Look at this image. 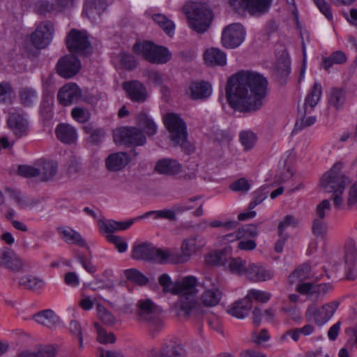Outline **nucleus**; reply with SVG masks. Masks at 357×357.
Listing matches in <instances>:
<instances>
[{
    "instance_id": "4be33fe9",
    "label": "nucleus",
    "mask_w": 357,
    "mask_h": 357,
    "mask_svg": "<svg viewBox=\"0 0 357 357\" xmlns=\"http://www.w3.org/2000/svg\"><path fill=\"white\" fill-rule=\"evenodd\" d=\"M0 266L11 271H21L24 266L22 260L10 249L5 248L0 252Z\"/></svg>"
},
{
    "instance_id": "bb28decb",
    "label": "nucleus",
    "mask_w": 357,
    "mask_h": 357,
    "mask_svg": "<svg viewBox=\"0 0 357 357\" xmlns=\"http://www.w3.org/2000/svg\"><path fill=\"white\" fill-rule=\"evenodd\" d=\"M183 349L174 342L165 343L160 350L155 349L149 352V357H183Z\"/></svg>"
},
{
    "instance_id": "393cba45",
    "label": "nucleus",
    "mask_w": 357,
    "mask_h": 357,
    "mask_svg": "<svg viewBox=\"0 0 357 357\" xmlns=\"http://www.w3.org/2000/svg\"><path fill=\"white\" fill-rule=\"evenodd\" d=\"M129 161L130 158L126 153H114L109 155L105 159V166L109 171L117 172L123 169Z\"/></svg>"
},
{
    "instance_id": "338daca9",
    "label": "nucleus",
    "mask_w": 357,
    "mask_h": 357,
    "mask_svg": "<svg viewBox=\"0 0 357 357\" xmlns=\"http://www.w3.org/2000/svg\"><path fill=\"white\" fill-rule=\"evenodd\" d=\"M250 188L248 180L244 178H239L230 185V188L234 191L247 192Z\"/></svg>"
},
{
    "instance_id": "3c124183",
    "label": "nucleus",
    "mask_w": 357,
    "mask_h": 357,
    "mask_svg": "<svg viewBox=\"0 0 357 357\" xmlns=\"http://www.w3.org/2000/svg\"><path fill=\"white\" fill-rule=\"evenodd\" d=\"M310 267L307 264H303L296 268L293 273L289 275V280L290 283H293L294 278H297L299 281H303L308 278L310 274Z\"/></svg>"
},
{
    "instance_id": "4d7b16f0",
    "label": "nucleus",
    "mask_w": 357,
    "mask_h": 357,
    "mask_svg": "<svg viewBox=\"0 0 357 357\" xmlns=\"http://www.w3.org/2000/svg\"><path fill=\"white\" fill-rule=\"evenodd\" d=\"M35 11L40 15H46L52 10H55L54 4L50 3L47 1H38L35 3Z\"/></svg>"
},
{
    "instance_id": "473e14b6",
    "label": "nucleus",
    "mask_w": 357,
    "mask_h": 357,
    "mask_svg": "<svg viewBox=\"0 0 357 357\" xmlns=\"http://www.w3.org/2000/svg\"><path fill=\"white\" fill-rule=\"evenodd\" d=\"M59 233L63 240L68 244L75 243L80 247L89 248L86 242L77 231L70 227L58 229Z\"/></svg>"
},
{
    "instance_id": "0e129e2a",
    "label": "nucleus",
    "mask_w": 357,
    "mask_h": 357,
    "mask_svg": "<svg viewBox=\"0 0 357 357\" xmlns=\"http://www.w3.org/2000/svg\"><path fill=\"white\" fill-rule=\"evenodd\" d=\"M72 116L79 123L86 122L90 117L89 113L86 109L80 107H75L71 112Z\"/></svg>"
},
{
    "instance_id": "2f4dec72",
    "label": "nucleus",
    "mask_w": 357,
    "mask_h": 357,
    "mask_svg": "<svg viewBox=\"0 0 357 357\" xmlns=\"http://www.w3.org/2000/svg\"><path fill=\"white\" fill-rule=\"evenodd\" d=\"M37 170L39 171L38 179L40 181H48L56 174L57 165L52 161L41 160L38 162Z\"/></svg>"
},
{
    "instance_id": "4c0bfd02",
    "label": "nucleus",
    "mask_w": 357,
    "mask_h": 357,
    "mask_svg": "<svg viewBox=\"0 0 357 357\" xmlns=\"http://www.w3.org/2000/svg\"><path fill=\"white\" fill-rule=\"evenodd\" d=\"M276 76L278 81L283 84L290 73V61L287 57L280 58L275 66Z\"/></svg>"
},
{
    "instance_id": "49530a36",
    "label": "nucleus",
    "mask_w": 357,
    "mask_h": 357,
    "mask_svg": "<svg viewBox=\"0 0 357 357\" xmlns=\"http://www.w3.org/2000/svg\"><path fill=\"white\" fill-rule=\"evenodd\" d=\"M160 285L162 287V291L165 293H171L172 294H177V281L174 282L172 281L170 277L164 273L161 275L158 279Z\"/></svg>"
},
{
    "instance_id": "58836bf2",
    "label": "nucleus",
    "mask_w": 357,
    "mask_h": 357,
    "mask_svg": "<svg viewBox=\"0 0 357 357\" xmlns=\"http://www.w3.org/2000/svg\"><path fill=\"white\" fill-rule=\"evenodd\" d=\"M314 331V327L311 324H306L301 328H295L288 330L282 335V338L285 339L290 337L294 341L298 342L301 335L307 336L312 334Z\"/></svg>"
},
{
    "instance_id": "6e6552de",
    "label": "nucleus",
    "mask_w": 357,
    "mask_h": 357,
    "mask_svg": "<svg viewBox=\"0 0 357 357\" xmlns=\"http://www.w3.org/2000/svg\"><path fill=\"white\" fill-rule=\"evenodd\" d=\"M131 257L136 260L146 261L158 264L167 263V250L157 248L149 242L134 245Z\"/></svg>"
},
{
    "instance_id": "6ab92c4d",
    "label": "nucleus",
    "mask_w": 357,
    "mask_h": 357,
    "mask_svg": "<svg viewBox=\"0 0 357 357\" xmlns=\"http://www.w3.org/2000/svg\"><path fill=\"white\" fill-rule=\"evenodd\" d=\"M81 97V90L75 83H70L63 86L57 93V99L63 106H68L77 102Z\"/></svg>"
},
{
    "instance_id": "423d86ee",
    "label": "nucleus",
    "mask_w": 357,
    "mask_h": 357,
    "mask_svg": "<svg viewBox=\"0 0 357 357\" xmlns=\"http://www.w3.org/2000/svg\"><path fill=\"white\" fill-rule=\"evenodd\" d=\"M322 93L321 86L319 83L315 82L313 87L307 95L303 109H298V117L296 122L294 131L303 130L305 127L313 125L316 121L315 116L305 118L306 113H310L319 102Z\"/></svg>"
},
{
    "instance_id": "72a5a7b5",
    "label": "nucleus",
    "mask_w": 357,
    "mask_h": 357,
    "mask_svg": "<svg viewBox=\"0 0 357 357\" xmlns=\"http://www.w3.org/2000/svg\"><path fill=\"white\" fill-rule=\"evenodd\" d=\"M107 6L105 0H86L84 12L89 18L95 19L105 10Z\"/></svg>"
},
{
    "instance_id": "774afa93",
    "label": "nucleus",
    "mask_w": 357,
    "mask_h": 357,
    "mask_svg": "<svg viewBox=\"0 0 357 357\" xmlns=\"http://www.w3.org/2000/svg\"><path fill=\"white\" fill-rule=\"evenodd\" d=\"M56 349L51 345L44 346L35 353L36 357H54Z\"/></svg>"
},
{
    "instance_id": "aec40b11",
    "label": "nucleus",
    "mask_w": 357,
    "mask_h": 357,
    "mask_svg": "<svg viewBox=\"0 0 357 357\" xmlns=\"http://www.w3.org/2000/svg\"><path fill=\"white\" fill-rule=\"evenodd\" d=\"M212 87L209 82L204 80L192 82L186 94L192 100H206L211 96Z\"/></svg>"
},
{
    "instance_id": "e433bc0d",
    "label": "nucleus",
    "mask_w": 357,
    "mask_h": 357,
    "mask_svg": "<svg viewBox=\"0 0 357 357\" xmlns=\"http://www.w3.org/2000/svg\"><path fill=\"white\" fill-rule=\"evenodd\" d=\"M230 249L224 248L208 255L206 261L209 265L225 266L230 258Z\"/></svg>"
},
{
    "instance_id": "052dcab7",
    "label": "nucleus",
    "mask_w": 357,
    "mask_h": 357,
    "mask_svg": "<svg viewBox=\"0 0 357 357\" xmlns=\"http://www.w3.org/2000/svg\"><path fill=\"white\" fill-rule=\"evenodd\" d=\"M266 187L262 186L259 190L255 192V197L253 201H252L248 206V208L250 210L253 209L257 205L261 204L267 197L268 192H264L266 190Z\"/></svg>"
},
{
    "instance_id": "a18cd8bd",
    "label": "nucleus",
    "mask_w": 357,
    "mask_h": 357,
    "mask_svg": "<svg viewBox=\"0 0 357 357\" xmlns=\"http://www.w3.org/2000/svg\"><path fill=\"white\" fill-rule=\"evenodd\" d=\"M20 98L24 106L29 107L37 100V93L31 87H25L20 91Z\"/></svg>"
},
{
    "instance_id": "c03bdc74",
    "label": "nucleus",
    "mask_w": 357,
    "mask_h": 357,
    "mask_svg": "<svg viewBox=\"0 0 357 357\" xmlns=\"http://www.w3.org/2000/svg\"><path fill=\"white\" fill-rule=\"evenodd\" d=\"M18 284L26 289L33 290L36 287H42L44 284V281L36 276L24 275L20 279Z\"/></svg>"
},
{
    "instance_id": "f3484780",
    "label": "nucleus",
    "mask_w": 357,
    "mask_h": 357,
    "mask_svg": "<svg viewBox=\"0 0 357 357\" xmlns=\"http://www.w3.org/2000/svg\"><path fill=\"white\" fill-rule=\"evenodd\" d=\"M80 68V61L73 54H68L61 58L56 65L57 73L64 78L73 77Z\"/></svg>"
},
{
    "instance_id": "2eb2a0df",
    "label": "nucleus",
    "mask_w": 357,
    "mask_h": 357,
    "mask_svg": "<svg viewBox=\"0 0 357 357\" xmlns=\"http://www.w3.org/2000/svg\"><path fill=\"white\" fill-rule=\"evenodd\" d=\"M271 3L272 0H229L235 10H248L252 15L267 12Z\"/></svg>"
},
{
    "instance_id": "13d9d810",
    "label": "nucleus",
    "mask_w": 357,
    "mask_h": 357,
    "mask_svg": "<svg viewBox=\"0 0 357 357\" xmlns=\"http://www.w3.org/2000/svg\"><path fill=\"white\" fill-rule=\"evenodd\" d=\"M107 240L113 243L119 252H124L127 250L128 244L121 236L116 235L107 236Z\"/></svg>"
},
{
    "instance_id": "f8f14e48",
    "label": "nucleus",
    "mask_w": 357,
    "mask_h": 357,
    "mask_svg": "<svg viewBox=\"0 0 357 357\" xmlns=\"http://www.w3.org/2000/svg\"><path fill=\"white\" fill-rule=\"evenodd\" d=\"M197 237L191 236L183 241L181 251L167 250V262L173 264H183L188 261L192 254L198 249Z\"/></svg>"
},
{
    "instance_id": "680f3d73",
    "label": "nucleus",
    "mask_w": 357,
    "mask_h": 357,
    "mask_svg": "<svg viewBox=\"0 0 357 357\" xmlns=\"http://www.w3.org/2000/svg\"><path fill=\"white\" fill-rule=\"evenodd\" d=\"M98 225L102 231L111 234L119 231L117 227V221L114 220H99Z\"/></svg>"
},
{
    "instance_id": "5fc2aeb1",
    "label": "nucleus",
    "mask_w": 357,
    "mask_h": 357,
    "mask_svg": "<svg viewBox=\"0 0 357 357\" xmlns=\"http://www.w3.org/2000/svg\"><path fill=\"white\" fill-rule=\"evenodd\" d=\"M271 294L261 291L257 289H250L248 294L246 295V298L252 301V298L255 299L256 301L266 303L271 298Z\"/></svg>"
},
{
    "instance_id": "ea45409f",
    "label": "nucleus",
    "mask_w": 357,
    "mask_h": 357,
    "mask_svg": "<svg viewBox=\"0 0 357 357\" xmlns=\"http://www.w3.org/2000/svg\"><path fill=\"white\" fill-rule=\"evenodd\" d=\"M221 296L222 294L218 289H208L202 294L201 300L205 306L212 307L219 303Z\"/></svg>"
},
{
    "instance_id": "20e7f679",
    "label": "nucleus",
    "mask_w": 357,
    "mask_h": 357,
    "mask_svg": "<svg viewBox=\"0 0 357 357\" xmlns=\"http://www.w3.org/2000/svg\"><path fill=\"white\" fill-rule=\"evenodd\" d=\"M162 312V309L150 298L140 299L136 304L137 320L146 325L152 337H155L164 328Z\"/></svg>"
},
{
    "instance_id": "e2e57ef3",
    "label": "nucleus",
    "mask_w": 357,
    "mask_h": 357,
    "mask_svg": "<svg viewBox=\"0 0 357 357\" xmlns=\"http://www.w3.org/2000/svg\"><path fill=\"white\" fill-rule=\"evenodd\" d=\"M17 172L24 177L32 178L38 177L39 171L37 170V167L29 165H20L17 169Z\"/></svg>"
},
{
    "instance_id": "c9c22d12",
    "label": "nucleus",
    "mask_w": 357,
    "mask_h": 357,
    "mask_svg": "<svg viewBox=\"0 0 357 357\" xmlns=\"http://www.w3.org/2000/svg\"><path fill=\"white\" fill-rule=\"evenodd\" d=\"M33 319L38 324L47 328H52L59 321V317L51 310H45L36 314Z\"/></svg>"
},
{
    "instance_id": "37998d69",
    "label": "nucleus",
    "mask_w": 357,
    "mask_h": 357,
    "mask_svg": "<svg viewBox=\"0 0 357 357\" xmlns=\"http://www.w3.org/2000/svg\"><path fill=\"white\" fill-rule=\"evenodd\" d=\"M124 275L128 280L138 285H145L149 282L147 277L136 268L125 270Z\"/></svg>"
},
{
    "instance_id": "6e6d98bb",
    "label": "nucleus",
    "mask_w": 357,
    "mask_h": 357,
    "mask_svg": "<svg viewBox=\"0 0 357 357\" xmlns=\"http://www.w3.org/2000/svg\"><path fill=\"white\" fill-rule=\"evenodd\" d=\"M298 224V220L291 215H287L278 225L279 235L284 234V231L289 227H296Z\"/></svg>"
},
{
    "instance_id": "1a4fd4ad",
    "label": "nucleus",
    "mask_w": 357,
    "mask_h": 357,
    "mask_svg": "<svg viewBox=\"0 0 357 357\" xmlns=\"http://www.w3.org/2000/svg\"><path fill=\"white\" fill-rule=\"evenodd\" d=\"M164 123L173 144L183 146L187 139L186 124L183 120L178 114L169 113L164 116Z\"/></svg>"
},
{
    "instance_id": "5701e85b",
    "label": "nucleus",
    "mask_w": 357,
    "mask_h": 357,
    "mask_svg": "<svg viewBox=\"0 0 357 357\" xmlns=\"http://www.w3.org/2000/svg\"><path fill=\"white\" fill-rule=\"evenodd\" d=\"M123 88L132 101L142 102L147 98L145 86L138 81L125 82Z\"/></svg>"
},
{
    "instance_id": "9d476101",
    "label": "nucleus",
    "mask_w": 357,
    "mask_h": 357,
    "mask_svg": "<svg viewBox=\"0 0 357 357\" xmlns=\"http://www.w3.org/2000/svg\"><path fill=\"white\" fill-rule=\"evenodd\" d=\"M114 140L126 146H143L146 138L143 131L139 128L132 126L121 127L117 129L114 135Z\"/></svg>"
},
{
    "instance_id": "09e8293b",
    "label": "nucleus",
    "mask_w": 357,
    "mask_h": 357,
    "mask_svg": "<svg viewBox=\"0 0 357 357\" xmlns=\"http://www.w3.org/2000/svg\"><path fill=\"white\" fill-rule=\"evenodd\" d=\"M98 316L100 320L107 326H112L116 322L114 316L100 304H97Z\"/></svg>"
},
{
    "instance_id": "dca6fc26",
    "label": "nucleus",
    "mask_w": 357,
    "mask_h": 357,
    "mask_svg": "<svg viewBox=\"0 0 357 357\" xmlns=\"http://www.w3.org/2000/svg\"><path fill=\"white\" fill-rule=\"evenodd\" d=\"M331 208V204L328 199H324L319 204L315 210L316 218L312 222V233L317 237L324 238L327 233V224L324 220L326 211Z\"/></svg>"
},
{
    "instance_id": "69168bd1",
    "label": "nucleus",
    "mask_w": 357,
    "mask_h": 357,
    "mask_svg": "<svg viewBox=\"0 0 357 357\" xmlns=\"http://www.w3.org/2000/svg\"><path fill=\"white\" fill-rule=\"evenodd\" d=\"M76 259L87 272L90 273H93L96 272V268L95 266L91 263V261L86 259L85 255L80 253L79 252H77L76 255Z\"/></svg>"
},
{
    "instance_id": "39448f33",
    "label": "nucleus",
    "mask_w": 357,
    "mask_h": 357,
    "mask_svg": "<svg viewBox=\"0 0 357 357\" xmlns=\"http://www.w3.org/2000/svg\"><path fill=\"white\" fill-rule=\"evenodd\" d=\"M190 27L195 31L205 32L211 23L213 13L206 3L192 2L183 7Z\"/></svg>"
},
{
    "instance_id": "79ce46f5",
    "label": "nucleus",
    "mask_w": 357,
    "mask_h": 357,
    "mask_svg": "<svg viewBox=\"0 0 357 357\" xmlns=\"http://www.w3.org/2000/svg\"><path fill=\"white\" fill-rule=\"evenodd\" d=\"M345 101L344 92L338 88H333L331 91L328 103L336 109H340Z\"/></svg>"
},
{
    "instance_id": "0eeeda50",
    "label": "nucleus",
    "mask_w": 357,
    "mask_h": 357,
    "mask_svg": "<svg viewBox=\"0 0 357 357\" xmlns=\"http://www.w3.org/2000/svg\"><path fill=\"white\" fill-rule=\"evenodd\" d=\"M132 50L152 63H165L171 59V53L167 48L156 45L151 42L136 43Z\"/></svg>"
},
{
    "instance_id": "7c9ffc66",
    "label": "nucleus",
    "mask_w": 357,
    "mask_h": 357,
    "mask_svg": "<svg viewBox=\"0 0 357 357\" xmlns=\"http://www.w3.org/2000/svg\"><path fill=\"white\" fill-rule=\"evenodd\" d=\"M205 63L209 66H223L227 63L226 54L221 50L212 47L207 50L204 54Z\"/></svg>"
},
{
    "instance_id": "c756f323",
    "label": "nucleus",
    "mask_w": 357,
    "mask_h": 357,
    "mask_svg": "<svg viewBox=\"0 0 357 357\" xmlns=\"http://www.w3.org/2000/svg\"><path fill=\"white\" fill-rule=\"evenodd\" d=\"M55 133L58 139L64 144H70L77 139L76 130L68 124H59L55 130Z\"/></svg>"
},
{
    "instance_id": "de8ad7c7",
    "label": "nucleus",
    "mask_w": 357,
    "mask_h": 357,
    "mask_svg": "<svg viewBox=\"0 0 357 357\" xmlns=\"http://www.w3.org/2000/svg\"><path fill=\"white\" fill-rule=\"evenodd\" d=\"M94 327L98 333L97 340L100 343H114L116 341L114 333L112 332L107 333L98 323H95Z\"/></svg>"
},
{
    "instance_id": "603ef678",
    "label": "nucleus",
    "mask_w": 357,
    "mask_h": 357,
    "mask_svg": "<svg viewBox=\"0 0 357 357\" xmlns=\"http://www.w3.org/2000/svg\"><path fill=\"white\" fill-rule=\"evenodd\" d=\"M228 262V268L231 273H241L242 271L245 272L246 268L245 267V261H243L242 259L237 258H229Z\"/></svg>"
},
{
    "instance_id": "4468645a",
    "label": "nucleus",
    "mask_w": 357,
    "mask_h": 357,
    "mask_svg": "<svg viewBox=\"0 0 357 357\" xmlns=\"http://www.w3.org/2000/svg\"><path fill=\"white\" fill-rule=\"evenodd\" d=\"M245 31L239 23H234L226 26L222 33V45L229 49L238 47L244 40Z\"/></svg>"
},
{
    "instance_id": "bf43d9fd",
    "label": "nucleus",
    "mask_w": 357,
    "mask_h": 357,
    "mask_svg": "<svg viewBox=\"0 0 357 357\" xmlns=\"http://www.w3.org/2000/svg\"><path fill=\"white\" fill-rule=\"evenodd\" d=\"M238 234L241 238L255 237L258 234L257 225L252 224L243 225L238 228Z\"/></svg>"
},
{
    "instance_id": "b1692460",
    "label": "nucleus",
    "mask_w": 357,
    "mask_h": 357,
    "mask_svg": "<svg viewBox=\"0 0 357 357\" xmlns=\"http://www.w3.org/2000/svg\"><path fill=\"white\" fill-rule=\"evenodd\" d=\"M344 261L348 280H354L353 271L357 261V247L354 240L349 241L345 245Z\"/></svg>"
},
{
    "instance_id": "7ed1b4c3",
    "label": "nucleus",
    "mask_w": 357,
    "mask_h": 357,
    "mask_svg": "<svg viewBox=\"0 0 357 357\" xmlns=\"http://www.w3.org/2000/svg\"><path fill=\"white\" fill-rule=\"evenodd\" d=\"M343 164L340 162H336L321 179L320 187L325 192L333 193L331 199L335 206L340 207L343 199V194L345 186L351 182L349 177L342 172Z\"/></svg>"
},
{
    "instance_id": "f704fd0d",
    "label": "nucleus",
    "mask_w": 357,
    "mask_h": 357,
    "mask_svg": "<svg viewBox=\"0 0 357 357\" xmlns=\"http://www.w3.org/2000/svg\"><path fill=\"white\" fill-rule=\"evenodd\" d=\"M137 125L142 128L148 137L155 135L158 131V126L152 118L146 112H140L137 117Z\"/></svg>"
},
{
    "instance_id": "9b49d317",
    "label": "nucleus",
    "mask_w": 357,
    "mask_h": 357,
    "mask_svg": "<svg viewBox=\"0 0 357 357\" xmlns=\"http://www.w3.org/2000/svg\"><path fill=\"white\" fill-rule=\"evenodd\" d=\"M66 43L70 52L79 55H87L91 52V43L85 31L71 30L67 36Z\"/></svg>"
},
{
    "instance_id": "a19ab883",
    "label": "nucleus",
    "mask_w": 357,
    "mask_h": 357,
    "mask_svg": "<svg viewBox=\"0 0 357 357\" xmlns=\"http://www.w3.org/2000/svg\"><path fill=\"white\" fill-rule=\"evenodd\" d=\"M149 217H153L155 220L165 219L169 221H174L176 220V216L175 215L173 208L172 210L163 209L158 211H150L142 215L140 218H146Z\"/></svg>"
},
{
    "instance_id": "f257e3e1",
    "label": "nucleus",
    "mask_w": 357,
    "mask_h": 357,
    "mask_svg": "<svg viewBox=\"0 0 357 357\" xmlns=\"http://www.w3.org/2000/svg\"><path fill=\"white\" fill-rule=\"evenodd\" d=\"M267 93L268 81L257 73H238L229 79L226 87L229 106L243 113H254L261 109Z\"/></svg>"
},
{
    "instance_id": "8fccbe9b",
    "label": "nucleus",
    "mask_w": 357,
    "mask_h": 357,
    "mask_svg": "<svg viewBox=\"0 0 357 357\" xmlns=\"http://www.w3.org/2000/svg\"><path fill=\"white\" fill-rule=\"evenodd\" d=\"M239 139L245 149L250 150L255 144L256 135L250 130L242 131L239 135Z\"/></svg>"
},
{
    "instance_id": "ddd939ff",
    "label": "nucleus",
    "mask_w": 357,
    "mask_h": 357,
    "mask_svg": "<svg viewBox=\"0 0 357 357\" xmlns=\"http://www.w3.org/2000/svg\"><path fill=\"white\" fill-rule=\"evenodd\" d=\"M54 25L48 20L40 22L30 36L32 45L37 49L47 47L54 36Z\"/></svg>"
},
{
    "instance_id": "864d4df0",
    "label": "nucleus",
    "mask_w": 357,
    "mask_h": 357,
    "mask_svg": "<svg viewBox=\"0 0 357 357\" xmlns=\"http://www.w3.org/2000/svg\"><path fill=\"white\" fill-rule=\"evenodd\" d=\"M119 61L121 66L127 70H131L137 67V61L132 54L121 52L119 54Z\"/></svg>"
},
{
    "instance_id": "412c9836",
    "label": "nucleus",
    "mask_w": 357,
    "mask_h": 357,
    "mask_svg": "<svg viewBox=\"0 0 357 357\" xmlns=\"http://www.w3.org/2000/svg\"><path fill=\"white\" fill-rule=\"evenodd\" d=\"M247 278L254 282H264L273 278L274 272L266 267L257 264H250L245 270Z\"/></svg>"
},
{
    "instance_id": "c85d7f7f",
    "label": "nucleus",
    "mask_w": 357,
    "mask_h": 357,
    "mask_svg": "<svg viewBox=\"0 0 357 357\" xmlns=\"http://www.w3.org/2000/svg\"><path fill=\"white\" fill-rule=\"evenodd\" d=\"M338 304L330 303L323 305L321 307L313 312L314 321L318 325H323L329 321L333 316Z\"/></svg>"
},
{
    "instance_id": "cd10ccee",
    "label": "nucleus",
    "mask_w": 357,
    "mask_h": 357,
    "mask_svg": "<svg viewBox=\"0 0 357 357\" xmlns=\"http://www.w3.org/2000/svg\"><path fill=\"white\" fill-rule=\"evenodd\" d=\"M251 307L252 301L245 297L241 300L234 302L228 309L227 312L232 317L243 319L248 315Z\"/></svg>"
},
{
    "instance_id": "f03ea898",
    "label": "nucleus",
    "mask_w": 357,
    "mask_h": 357,
    "mask_svg": "<svg viewBox=\"0 0 357 357\" xmlns=\"http://www.w3.org/2000/svg\"><path fill=\"white\" fill-rule=\"evenodd\" d=\"M199 284L194 276H188L177 281L178 294L183 296L181 298L179 309L185 316L192 317L197 320L202 319L206 312L205 309L195 298L199 291Z\"/></svg>"
},
{
    "instance_id": "a211bd4d",
    "label": "nucleus",
    "mask_w": 357,
    "mask_h": 357,
    "mask_svg": "<svg viewBox=\"0 0 357 357\" xmlns=\"http://www.w3.org/2000/svg\"><path fill=\"white\" fill-rule=\"evenodd\" d=\"M8 125L13 132L18 137L26 135L29 131V123L22 112L12 109L9 112Z\"/></svg>"
},
{
    "instance_id": "a878e982",
    "label": "nucleus",
    "mask_w": 357,
    "mask_h": 357,
    "mask_svg": "<svg viewBox=\"0 0 357 357\" xmlns=\"http://www.w3.org/2000/svg\"><path fill=\"white\" fill-rule=\"evenodd\" d=\"M181 165L177 160L164 158L156 163L155 170L160 174L174 176L181 172Z\"/></svg>"
}]
</instances>
